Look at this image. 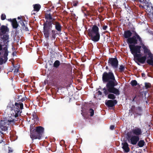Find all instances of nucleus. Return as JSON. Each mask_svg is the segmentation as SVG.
I'll return each instance as SVG.
<instances>
[{
  "instance_id": "f257e3e1",
  "label": "nucleus",
  "mask_w": 153,
  "mask_h": 153,
  "mask_svg": "<svg viewBox=\"0 0 153 153\" xmlns=\"http://www.w3.org/2000/svg\"><path fill=\"white\" fill-rule=\"evenodd\" d=\"M102 80L104 82H108L106 87L103 89L104 93L105 95L108 94V98L114 99L115 97L114 94L119 95L120 92L118 89L114 87L117 85V83L115 79L113 73L111 72L108 74L104 72L102 76Z\"/></svg>"
},
{
  "instance_id": "f03ea898",
  "label": "nucleus",
  "mask_w": 153,
  "mask_h": 153,
  "mask_svg": "<svg viewBox=\"0 0 153 153\" xmlns=\"http://www.w3.org/2000/svg\"><path fill=\"white\" fill-rule=\"evenodd\" d=\"M23 108L22 103L19 104L15 103L12 108L7 107L6 110L8 116L5 120H1L0 122V132L2 134L3 133L1 131H5L7 130L8 126L13 125L14 123V119L20 114V109Z\"/></svg>"
},
{
  "instance_id": "7ed1b4c3",
  "label": "nucleus",
  "mask_w": 153,
  "mask_h": 153,
  "mask_svg": "<svg viewBox=\"0 0 153 153\" xmlns=\"http://www.w3.org/2000/svg\"><path fill=\"white\" fill-rule=\"evenodd\" d=\"M142 47L144 50V53L145 56L141 57V55L140 54V55L138 57H136L134 59H136L140 62L143 63L145 62L146 58V56L148 55L149 59H148L147 60V62L149 64L153 66V56L150 53V51L148 49L147 47L144 45L142 46Z\"/></svg>"
},
{
  "instance_id": "20e7f679",
  "label": "nucleus",
  "mask_w": 153,
  "mask_h": 153,
  "mask_svg": "<svg viewBox=\"0 0 153 153\" xmlns=\"http://www.w3.org/2000/svg\"><path fill=\"white\" fill-rule=\"evenodd\" d=\"M88 35L91 37V40L94 42L98 41L100 39L98 27L94 25L91 29L88 30Z\"/></svg>"
},
{
  "instance_id": "39448f33",
  "label": "nucleus",
  "mask_w": 153,
  "mask_h": 153,
  "mask_svg": "<svg viewBox=\"0 0 153 153\" xmlns=\"http://www.w3.org/2000/svg\"><path fill=\"white\" fill-rule=\"evenodd\" d=\"M129 46L131 53L134 55V58L140 56L141 53L140 46L130 44Z\"/></svg>"
},
{
  "instance_id": "423d86ee",
  "label": "nucleus",
  "mask_w": 153,
  "mask_h": 153,
  "mask_svg": "<svg viewBox=\"0 0 153 153\" xmlns=\"http://www.w3.org/2000/svg\"><path fill=\"white\" fill-rule=\"evenodd\" d=\"M44 131V128L41 126H38L36 128V133L34 134L31 133L30 137L32 140L40 139L42 136V133Z\"/></svg>"
},
{
  "instance_id": "0eeeda50",
  "label": "nucleus",
  "mask_w": 153,
  "mask_h": 153,
  "mask_svg": "<svg viewBox=\"0 0 153 153\" xmlns=\"http://www.w3.org/2000/svg\"><path fill=\"white\" fill-rule=\"evenodd\" d=\"M128 140L129 142L133 145H136L139 140V136L131 134L128 136Z\"/></svg>"
},
{
  "instance_id": "6e6552de",
  "label": "nucleus",
  "mask_w": 153,
  "mask_h": 153,
  "mask_svg": "<svg viewBox=\"0 0 153 153\" xmlns=\"http://www.w3.org/2000/svg\"><path fill=\"white\" fill-rule=\"evenodd\" d=\"M138 41L141 42V40L140 38L137 35H135L133 37L129 38L127 39V42L128 44H137Z\"/></svg>"
},
{
  "instance_id": "1a4fd4ad",
  "label": "nucleus",
  "mask_w": 153,
  "mask_h": 153,
  "mask_svg": "<svg viewBox=\"0 0 153 153\" xmlns=\"http://www.w3.org/2000/svg\"><path fill=\"white\" fill-rule=\"evenodd\" d=\"M143 1L145 4V8L148 12L152 13V10H153V7L149 0H143Z\"/></svg>"
},
{
  "instance_id": "9d476101",
  "label": "nucleus",
  "mask_w": 153,
  "mask_h": 153,
  "mask_svg": "<svg viewBox=\"0 0 153 153\" xmlns=\"http://www.w3.org/2000/svg\"><path fill=\"white\" fill-rule=\"evenodd\" d=\"M51 27V24H44V33L46 38L49 36V31Z\"/></svg>"
},
{
  "instance_id": "9b49d317",
  "label": "nucleus",
  "mask_w": 153,
  "mask_h": 153,
  "mask_svg": "<svg viewBox=\"0 0 153 153\" xmlns=\"http://www.w3.org/2000/svg\"><path fill=\"white\" fill-rule=\"evenodd\" d=\"M108 63L114 68H117V67L118 62L115 58L110 59L108 60Z\"/></svg>"
},
{
  "instance_id": "f8f14e48",
  "label": "nucleus",
  "mask_w": 153,
  "mask_h": 153,
  "mask_svg": "<svg viewBox=\"0 0 153 153\" xmlns=\"http://www.w3.org/2000/svg\"><path fill=\"white\" fill-rule=\"evenodd\" d=\"M142 133V131L140 129L138 128H136L133 129L131 133V134L135 135L136 136H139Z\"/></svg>"
},
{
  "instance_id": "ddd939ff",
  "label": "nucleus",
  "mask_w": 153,
  "mask_h": 153,
  "mask_svg": "<svg viewBox=\"0 0 153 153\" xmlns=\"http://www.w3.org/2000/svg\"><path fill=\"white\" fill-rule=\"evenodd\" d=\"M3 49V51L4 52V56L5 57L7 56L8 55V51H7V46L6 45H3L2 46L0 45V50H1Z\"/></svg>"
},
{
  "instance_id": "4468645a",
  "label": "nucleus",
  "mask_w": 153,
  "mask_h": 153,
  "mask_svg": "<svg viewBox=\"0 0 153 153\" xmlns=\"http://www.w3.org/2000/svg\"><path fill=\"white\" fill-rule=\"evenodd\" d=\"M117 102L116 100H108L105 102V104L108 106L112 107L114 105V103L116 104Z\"/></svg>"
},
{
  "instance_id": "2eb2a0df",
  "label": "nucleus",
  "mask_w": 153,
  "mask_h": 153,
  "mask_svg": "<svg viewBox=\"0 0 153 153\" xmlns=\"http://www.w3.org/2000/svg\"><path fill=\"white\" fill-rule=\"evenodd\" d=\"M9 21L12 22V25L13 28H16L18 27V24L15 19H8Z\"/></svg>"
},
{
  "instance_id": "dca6fc26",
  "label": "nucleus",
  "mask_w": 153,
  "mask_h": 153,
  "mask_svg": "<svg viewBox=\"0 0 153 153\" xmlns=\"http://www.w3.org/2000/svg\"><path fill=\"white\" fill-rule=\"evenodd\" d=\"M123 145L122 148L125 152H128L129 151V149L128 147V145L126 142H125L122 143Z\"/></svg>"
},
{
  "instance_id": "f3484780",
  "label": "nucleus",
  "mask_w": 153,
  "mask_h": 153,
  "mask_svg": "<svg viewBox=\"0 0 153 153\" xmlns=\"http://www.w3.org/2000/svg\"><path fill=\"white\" fill-rule=\"evenodd\" d=\"M34 11H38L40 8L41 6L39 4H35L33 5Z\"/></svg>"
},
{
  "instance_id": "a211bd4d",
  "label": "nucleus",
  "mask_w": 153,
  "mask_h": 153,
  "mask_svg": "<svg viewBox=\"0 0 153 153\" xmlns=\"http://www.w3.org/2000/svg\"><path fill=\"white\" fill-rule=\"evenodd\" d=\"M19 22H20V23L22 25V29L24 30H27L28 29L25 26V24H24L23 21L22 20H20Z\"/></svg>"
},
{
  "instance_id": "6ab92c4d",
  "label": "nucleus",
  "mask_w": 153,
  "mask_h": 153,
  "mask_svg": "<svg viewBox=\"0 0 153 153\" xmlns=\"http://www.w3.org/2000/svg\"><path fill=\"white\" fill-rule=\"evenodd\" d=\"M131 35V33L129 31H127L125 32L124 36L126 38H128L130 37Z\"/></svg>"
},
{
  "instance_id": "aec40b11",
  "label": "nucleus",
  "mask_w": 153,
  "mask_h": 153,
  "mask_svg": "<svg viewBox=\"0 0 153 153\" xmlns=\"http://www.w3.org/2000/svg\"><path fill=\"white\" fill-rule=\"evenodd\" d=\"M145 142L143 140H140L138 143V145L140 147H142L144 145Z\"/></svg>"
},
{
  "instance_id": "412c9836",
  "label": "nucleus",
  "mask_w": 153,
  "mask_h": 153,
  "mask_svg": "<svg viewBox=\"0 0 153 153\" xmlns=\"http://www.w3.org/2000/svg\"><path fill=\"white\" fill-rule=\"evenodd\" d=\"M56 29L58 31L61 30V25L58 22H56L55 24Z\"/></svg>"
},
{
  "instance_id": "4be33fe9",
  "label": "nucleus",
  "mask_w": 153,
  "mask_h": 153,
  "mask_svg": "<svg viewBox=\"0 0 153 153\" xmlns=\"http://www.w3.org/2000/svg\"><path fill=\"white\" fill-rule=\"evenodd\" d=\"M59 64L60 62L58 60H56L54 62V65L55 67H57L59 65Z\"/></svg>"
},
{
  "instance_id": "5701e85b",
  "label": "nucleus",
  "mask_w": 153,
  "mask_h": 153,
  "mask_svg": "<svg viewBox=\"0 0 153 153\" xmlns=\"http://www.w3.org/2000/svg\"><path fill=\"white\" fill-rule=\"evenodd\" d=\"M131 84L133 86H136L137 84V82L136 80H134L131 82Z\"/></svg>"
},
{
  "instance_id": "b1692460",
  "label": "nucleus",
  "mask_w": 153,
  "mask_h": 153,
  "mask_svg": "<svg viewBox=\"0 0 153 153\" xmlns=\"http://www.w3.org/2000/svg\"><path fill=\"white\" fill-rule=\"evenodd\" d=\"M125 67L123 65H121L120 66L119 69L120 71H124L125 69Z\"/></svg>"
},
{
  "instance_id": "393cba45",
  "label": "nucleus",
  "mask_w": 153,
  "mask_h": 153,
  "mask_svg": "<svg viewBox=\"0 0 153 153\" xmlns=\"http://www.w3.org/2000/svg\"><path fill=\"white\" fill-rule=\"evenodd\" d=\"M46 18L49 19H51L52 18L51 15L50 14H48L46 16Z\"/></svg>"
},
{
  "instance_id": "a878e982",
  "label": "nucleus",
  "mask_w": 153,
  "mask_h": 153,
  "mask_svg": "<svg viewBox=\"0 0 153 153\" xmlns=\"http://www.w3.org/2000/svg\"><path fill=\"white\" fill-rule=\"evenodd\" d=\"M150 84L149 83H145V86L146 88H148L150 87Z\"/></svg>"
},
{
  "instance_id": "bb28decb",
  "label": "nucleus",
  "mask_w": 153,
  "mask_h": 153,
  "mask_svg": "<svg viewBox=\"0 0 153 153\" xmlns=\"http://www.w3.org/2000/svg\"><path fill=\"white\" fill-rule=\"evenodd\" d=\"M90 116H92L94 114V111L92 109L90 110Z\"/></svg>"
},
{
  "instance_id": "cd10ccee",
  "label": "nucleus",
  "mask_w": 153,
  "mask_h": 153,
  "mask_svg": "<svg viewBox=\"0 0 153 153\" xmlns=\"http://www.w3.org/2000/svg\"><path fill=\"white\" fill-rule=\"evenodd\" d=\"M6 18V16L5 14H2L1 16V18L2 20H4Z\"/></svg>"
},
{
  "instance_id": "c85d7f7f",
  "label": "nucleus",
  "mask_w": 153,
  "mask_h": 153,
  "mask_svg": "<svg viewBox=\"0 0 153 153\" xmlns=\"http://www.w3.org/2000/svg\"><path fill=\"white\" fill-rule=\"evenodd\" d=\"M107 26H104L103 27V29L104 30H106V28H107Z\"/></svg>"
},
{
  "instance_id": "c756f323",
  "label": "nucleus",
  "mask_w": 153,
  "mask_h": 153,
  "mask_svg": "<svg viewBox=\"0 0 153 153\" xmlns=\"http://www.w3.org/2000/svg\"><path fill=\"white\" fill-rule=\"evenodd\" d=\"M114 126H110V128L112 130L114 128Z\"/></svg>"
},
{
  "instance_id": "7c9ffc66",
  "label": "nucleus",
  "mask_w": 153,
  "mask_h": 153,
  "mask_svg": "<svg viewBox=\"0 0 153 153\" xmlns=\"http://www.w3.org/2000/svg\"><path fill=\"white\" fill-rule=\"evenodd\" d=\"M22 18V17L21 16H19L17 18V19H20L21 20V19Z\"/></svg>"
},
{
  "instance_id": "2f4dec72",
  "label": "nucleus",
  "mask_w": 153,
  "mask_h": 153,
  "mask_svg": "<svg viewBox=\"0 0 153 153\" xmlns=\"http://www.w3.org/2000/svg\"><path fill=\"white\" fill-rule=\"evenodd\" d=\"M98 92L99 94H100V95L102 93L101 91H98Z\"/></svg>"
},
{
  "instance_id": "473e14b6",
  "label": "nucleus",
  "mask_w": 153,
  "mask_h": 153,
  "mask_svg": "<svg viewBox=\"0 0 153 153\" xmlns=\"http://www.w3.org/2000/svg\"><path fill=\"white\" fill-rule=\"evenodd\" d=\"M145 74H144L142 73V76L143 77H144L145 76Z\"/></svg>"
},
{
  "instance_id": "72a5a7b5",
  "label": "nucleus",
  "mask_w": 153,
  "mask_h": 153,
  "mask_svg": "<svg viewBox=\"0 0 153 153\" xmlns=\"http://www.w3.org/2000/svg\"><path fill=\"white\" fill-rule=\"evenodd\" d=\"M76 5H77V4H76V3H75L73 5L74 6H76Z\"/></svg>"
},
{
  "instance_id": "f704fd0d",
  "label": "nucleus",
  "mask_w": 153,
  "mask_h": 153,
  "mask_svg": "<svg viewBox=\"0 0 153 153\" xmlns=\"http://www.w3.org/2000/svg\"><path fill=\"white\" fill-rule=\"evenodd\" d=\"M10 151H11V150H10V149H9V152H10Z\"/></svg>"
},
{
  "instance_id": "c9c22d12",
  "label": "nucleus",
  "mask_w": 153,
  "mask_h": 153,
  "mask_svg": "<svg viewBox=\"0 0 153 153\" xmlns=\"http://www.w3.org/2000/svg\"><path fill=\"white\" fill-rule=\"evenodd\" d=\"M18 71V69H17L16 70V71H17V72Z\"/></svg>"
}]
</instances>
